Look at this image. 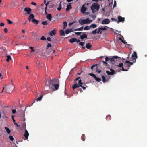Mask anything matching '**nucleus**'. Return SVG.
<instances>
[{"label":"nucleus","mask_w":147,"mask_h":147,"mask_svg":"<svg viewBox=\"0 0 147 147\" xmlns=\"http://www.w3.org/2000/svg\"><path fill=\"white\" fill-rule=\"evenodd\" d=\"M56 80L53 79L50 80L48 82L49 84V90L50 92H53L57 90L59 87V84H55V81Z\"/></svg>","instance_id":"f257e3e1"},{"label":"nucleus","mask_w":147,"mask_h":147,"mask_svg":"<svg viewBox=\"0 0 147 147\" xmlns=\"http://www.w3.org/2000/svg\"><path fill=\"white\" fill-rule=\"evenodd\" d=\"M75 83L72 86V88L74 90L76 88H78L80 86H82V85L83 84V83L82 82V80L80 79V77H78L75 80Z\"/></svg>","instance_id":"f03ea898"},{"label":"nucleus","mask_w":147,"mask_h":147,"mask_svg":"<svg viewBox=\"0 0 147 147\" xmlns=\"http://www.w3.org/2000/svg\"><path fill=\"white\" fill-rule=\"evenodd\" d=\"M120 59V58L119 57L117 56H115L113 57L112 58H109L108 57H106L105 59V60L106 61H109L110 62H111L113 64H115V63H116L115 61H117V59Z\"/></svg>","instance_id":"7ed1b4c3"},{"label":"nucleus","mask_w":147,"mask_h":147,"mask_svg":"<svg viewBox=\"0 0 147 147\" xmlns=\"http://www.w3.org/2000/svg\"><path fill=\"white\" fill-rule=\"evenodd\" d=\"M106 27H107V26H106L105 27L102 28V27H99L98 28L97 32V29H96L92 31V34L94 35L96 34V33L101 34L102 33V32L103 31L106 30L107 29L106 28Z\"/></svg>","instance_id":"20e7f679"},{"label":"nucleus","mask_w":147,"mask_h":147,"mask_svg":"<svg viewBox=\"0 0 147 147\" xmlns=\"http://www.w3.org/2000/svg\"><path fill=\"white\" fill-rule=\"evenodd\" d=\"M34 16L33 14H30L29 16L28 20L29 22L32 21L33 23L37 24L39 21L34 18Z\"/></svg>","instance_id":"39448f33"},{"label":"nucleus","mask_w":147,"mask_h":147,"mask_svg":"<svg viewBox=\"0 0 147 147\" xmlns=\"http://www.w3.org/2000/svg\"><path fill=\"white\" fill-rule=\"evenodd\" d=\"M99 6L98 4L95 3L92 4L91 7V9L93 13L94 12V9H96L97 11H98L99 9Z\"/></svg>","instance_id":"423d86ee"},{"label":"nucleus","mask_w":147,"mask_h":147,"mask_svg":"<svg viewBox=\"0 0 147 147\" xmlns=\"http://www.w3.org/2000/svg\"><path fill=\"white\" fill-rule=\"evenodd\" d=\"M134 62H131L128 61H126L124 63V67L125 68L128 67V69L129 68V67L133 64Z\"/></svg>","instance_id":"0eeeda50"},{"label":"nucleus","mask_w":147,"mask_h":147,"mask_svg":"<svg viewBox=\"0 0 147 147\" xmlns=\"http://www.w3.org/2000/svg\"><path fill=\"white\" fill-rule=\"evenodd\" d=\"M118 23L121 22H123L125 21V18L124 17H122L121 16H119L118 17Z\"/></svg>","instance_id":"6e6552de"},{"label":"nucleus","mask_w":147,"mask_h":147,"mask_svg":"<svg viewBox=\"0 0 147 147\" xmlns=\"http://www.w3.org/2000/svg\"><path fill=\"white\" fill-rule=\"evenodd\" d=\"M110 20L109 19L106 18L102 21V24H108L110 23Z\"/></svg>","instance_id":"1a4fd4ad"},{"label":"nucleus","mask_w":147,"mask_h":147,"mask_svg":"<svg viewBox=\"0 0 147 147\" xmlns=\"http://www.w3.org/2000/svg\"><path fill=\"white\" fill-rule=\"evenodd\" d=\"M110 71H106V73L108 75H113L115 74V71L113 69H111Z\"/></svg>","instance_id":"9d476101"},{"label":"nucleus","mask_w":147,"mask_h":147,"mask_svg":"<svg viewBox=\"0 0 147 147\" xmlns=\"http://www.w3.org/2000/svg\"><path fill=\"white\" fill-rule=\"evenodd\" d=\"M87 8L86 7H85V4H84L82 5L81 9V12L83 13H85V11L87 9Z\"/></svg>","instance_id":"9b49d317"},{"label":"nucleus","mask_w":147,"mask_h":147,"mask_svg":"<svg viewBox=\"0 0 147 147\" xmlns=\"http://www.w3.org/2000/svg\"><path fill=\"white\" fill-rule=\"evenodd\" d=\"M31 9L30 8H25L24 11L27 13V14H30L31 12Z\"/></svg>","instance_id":"f8f14e48"},{"label":"nucleus","mask_w":147,"mask_h":147,"mask_svg":"<svg viewBox=\"0 0 147 147\" xmlns=\"http://www.w3.org/2000/svg\"><path fill=\"white\" fill-rule=\"evenodd\" d=\"M132 57H134V61H133V62L134 63L136 61V59H137L138 57L137 55L136 52H134L133 53L132 55Z\"/></svg>","instance_id":"ddd939ff"},{"label":"nucleus","mask_w":147,"mask_h":147,"mask_svg":"<svg viewBox=\"0 0 147 147\" xmlns=\"http://www.w3.org/2000/svg\"><path fill=\"white\" fill-rule=\"evenodd\" d=\"M29 135V134L28 132L26 130H25V133L24 135L26 139H27L28 138Z\"/></svg>","instance_id":"4468645a"},{"label":"nucleus","mask_w":147,"mask_h":147,"mask_svg":"<svg viewBox=\"0 0 147 147\" xmlns=\"http://www.w3.org/2000/svg\"><path fill=\"white\" fill-rule=\"evenodd\" d=\"M87 35L85 33H84L82 35L80 36V38L82 40H83L84 38H87Z\"/></svg>","instance_id":"2eb2a0df"},{"label":"nucleus","mask_w":147,"mask_h":147,"mask_svg":"<svg viewBox=\"0 0 147 147\" xmlns=\"http://www.w3.org/2000/svg\"><path fill=\"white\" fill-rule=\"evenodd\" d=\"M79 23L81 25L85 24V20L80 19L78 20Z\"/></svg>","instance_id":"dca6fc26"},{"label":"nucleus","mask_w":147,"mask_h":147,"mask_svg":"<svg viewBox=\"0 0 147 147\" xmlns=\"http://www.w3.org/2000/svg\"><path fill=\"white\" fill-rule=\"evenodd\" d=\"M98 64H95L94 65H92L91 67V69L93 70V69L96 70V69L98 67Z\"/></svg>","instance_id":"f3484780"},{"label":"nucleus","mask_w":147,"mask_h":147,"mask_svg":"<svg viewBox=\"0 0 147 147\" xmlns=\"http://www.w3.org/2000/svg\"><path fill=\"white\" fill-rule=\"evenodd\" d=\"M56 33V31L55 30H53L51 31L50 32V35L51 36L55 35Z\"/></svg>","instance_id":"a211bd4d"},{"label":"nucleus","mask_w":147,"mask_h":147,"mask_svg":"<svg viewBox=\"0 0 147 147\" xmlns=\"http://www.w3.org/2000/svg\"><path fill=\"white\" fill-rule=\"evenodd\" d=\"M47 18L48 19L49 21H51L52 20V15L51 14H48L46 16Z\"/></svg>","instance_id":"6ab92c4d"},{"label":"nucleus","mask_w":147,"mask_h":147,"mask_svg":"<svg viewBox=\"0 0 147 147\" xmlns=\"http://www.w3.org/2000/svg\"><path fill=\"white\" fill-rule=\"evenodd\" d=\"M72 31L73 30L72 29H67L66 30L65 33L66 34H68L70 32H72Z\"/></svg>","instance_id":"aec40b11"},{"label":"nucleus","mask_w":147,"mask_h":147,"mask_svg":"<svg viewBox=\"0 0 147 147\" xmlns=\"http://www.w3.org/2000/svg\"><path fill=\"white\" fill-rule=\"evenodd\" d=\"M85 24H88L90 23L92 21L89 19V18H87L85 20Z\"/></svg>","instance_id":"412c9836"},{"label":"nucleus","mask_w":147,"mask_h":147,"mask_svg":"<svg viewBox=\"0 0 147 147\" xmlns=\"http://www.w3.org/2000/svg\"><path fill=\"white\" fill-rule=\"evenodd\" d=\"M72 8L71 5H70V4L69 5H67V8L66 9V10L67 11H68L70 10Z\"/></svg>","instance_id":"4be33fe9"},{"label":"nucleus","mask_w":147,"mask_h":147,"mask_svg":"<svg viewBox=\"0 0 147 147\" xmlns=\"http://www.w3.org/2000/svg\"><path fill=\"white\" fill-rule=\"evenodd\" d=\"M92 45L89 43H87L86 45V47L88 49H90L92 47Z\"/></svg>","instance_id":"5701e85b"},{"label":"nucleus","mask_w":147,"mask_h":147,"mask_svg":"<svg viewBox=\"0 0 147 147\" xmlns=\"http://www.w3.org/2000/svg\"><path fill=\"white\" fill-rule=\"evenodd\" d=\"M60 34L61 36H65V34L64 31L62 30H61L60 31Z\"/></svg>","instance_id":"b1692460"},{"label":"nucleus","mask_w":147,"mask_h":147,"mask_svg":"<svg viewBox=\"0 0 147 147\" xmlns=\"http://www.w3.org/2000/svg\"><path fill=\"white\" fill-rule=\"evenodd\" d=\"M77 39L75 38H73L69 40V41L71 43H73L75 42L76 41Z\"/></svg>","instance_id":"393cba45"},{"label":"nucleus","mask_w":147,"mask_h":147,"mask_svg":"<svg viewBox=\"0 0 147 147\" xmlns=\"http://www.w3.org/2000/svg\"><path fill=\"white\" fill-rule=\"evenodd\" d=\"M5 129L6 130V131L7 132V133L8 134H9L11 133V130L7 127H5Z\"/></svg>","instance_id":"a878e982"},{"label":"nucleus","mask_w":147,"mask_h":147,"mask_svg":"<svg viewBox=\"0 0 147 147\" xmlns=\"http://www.w3.org/2000/svg\"><path fill=\"white\" fill-rule=\"evenodd\" d=\"M83 27L82 26L80 28L75 29L74 30L75 31H82L83 30Z\"/></svg>","instance_id":"bb28decb"},{"label":"nucleus","mask_w":147,"mask_h":147,"mask_svg":"<svg viewBox=\"0 0 147 147\" xmlns=\"http://www.w3.org/2000/svg\"><path fill=\"white\" fill-rule=\"evenodd\" d=\"M90 28L92 27L93 28H95L97 27V26L96 24H92L91 25H90Z\"/></svg>","instance_id":"cd10ccee"},{"label":"nucleus","mask_w":147,"mask_h":147,"mask_svg":"<svg viewBox=\"0 0 147 147\" xmlns=\"http://www.w3.org/2000/svg\"><path fill=\"white\" fill-rule=\"evenodd\" d=\"M67 22L66 21H65L63 22V29H64L67 26Z\"/></svg>","instance_id":"c85d7f7f"},{"label":"nucleus","mask_w":147,"mask_h":147,"mask_svg":"<svg viewBox=\"0 0 147 147\" xmlns=\"http://www.w3.org/2000/svg\"><path fill=\"white\" fill-rule=\"evenodd\" d=\"M94 78L98 82H99L101 81V78H99L97 77H96V76L95 77H94Z\"/></svg>","instance_id":"c756f323"},{"label":"nucleus","mask_w":147,"mask_h":147,"mask_svg":"<svg viewBox=\"0 0 147 147\" xmlns=\"http://www.w3.org/2000/svg\"><path fill=\"white\" fill-rule=\"evenodd\" d=\"M61 2H60L59 4V7L57 9L59 11H60L62 8V6L61 5Z\"/></svg>","instance_id":"7c9ffc66"},{"label":"nucleus","mask_w":147,"mask_h":147,"mask_svg":"<svg viewBox=\"0 0 147 147\" xmlns=\"http://www.w3.org/2000/svg\"><path fill=\"white\" fill-rule=\"evenodd\" d=\"M106 118L107 120H109L111 119V117L109 115H108L107 116Z\"/></svg>","instance_id":"2f4dec72"},{"label":"nucleus","mask_w":147,"mask_h":147,"mask_svg":"<svg viewBox=\"0 0 147 147\" xmlns=\"http://www.w3.org/2000/svg\"><path fill=\"white\" fill-rule=\"evenodd\" d=\"M7 59L6 60L7 62H9V60H11V58L10 55L7 56Z\"/></svg>","instance_id":"473e14b6"},{"label":"nucleus","mask_w":147,"mask_h":147,"mask_svg":"<svg viewBox=\"0 0 147 147\" xmlns=\"http://www.w3.org/2000/svg\"><path fill=\"white\" fill-rule=\"evenodd\" d=\"M90 29V26H86L84 28V30H88Z\"/></svg>","instance_id":"72a5a7b5"},{"label":"nucleus","mask_w":147,"mask_h":147,"mask_svg":"<svg viewBox=\"0 0 147 147\" xmlns=\"http://www.w3.org/2000/svg\"><path fill=\"white\" fill-rule=\"evenodd\" d=\"M43 98V95H41L40 97H38L36 100H37V101H40L41 100H42V98Z\"/></svg>","instance_id":"f704fd0d"},{"label":"nucleus","mask_w":147,"mask_h":147,"mask_svg":"<svg viewBox=\"0 0 147 147\" xmlns=\"http://www.w3.org/2000/svg\"><path fill=\"white\" fill-rule=\"evenodd\" d=\"M81 139L83 141L85 140V136L84 134H83L81 136Z\"/></svg>","instance_id":"c9c22d12"},{"label":"nucleus","mask_w":147,"mask_h":147,"mask_svg":"<svg viewBox=\"0 0 147 147\" xmlns=\"http://www.w3.org/2000/svg\"><path fill=\"white\" fill-rule=\"evenodd\" d=\"M101 77L102 79L103 82L104 83H105L106 82V78L104 76H102Z\"/></svg>","instance_id":"e433bc0d"},{"label":"nucleus","mask_w":147,"mask_h":147,"mask_svg":"<svg viewBox=\"0 0 147 147\" xmlns=\"http://www.w3.org/2000/svg\"><path fill=\"white\" fill-rule=\"evenodd\" d=\"M42 24L44 25H46L49 24L46 21L43 22L42 23Z\"/></svg>","instance_id":"4c0bfd02"},{"label":"nucleus","mask_w":147,"mask_h":147,"mask_svg":"<svg viewBox=\"0 0 147 147\" xmlns=\"http://www.w3.org/2000/svg\"><path fill=\"white\" fill-rule=\"evenodd\" d=\"M79 44L81 45L82 47H83L85 45V42H80Z\"/></svg>","instance_id":"58836bf2"},{"label":"nucleus","mask_w":147,"mask_h":147,"mask_svg":"<svg viewBox=\"0 0 147 147\" xmlns=\"http://www.w3.org/2000/svg\"><path fill=\"white\" fill-rule=\"evenodd\" d=\"M123 63H119L118 65H117V67H123Z\"/></svg>","instance_id":"ea45409f"},{"label":"nucleus","mask_w":147,"mask_h":147,"mask_svg":"<svg viewBox=\"0 0 147 147\" xmlns=\"http://www.w3.org/2000/svg\"><path fill=\"white\" fill-rule=\"evenodd\" d=\"M9 138L12 141H13L14 139L13 137L12 136H10L9 137Z\"/></svg>","instance_id":"a19ab883"},{"label":"nucleus","mask_w":147,"mask_h":147,"mask_svg":"<svg viewBox=\"0 0 147 147\" xmlns=\"http://www.w3.org/2000/svg\"><path fill=\"white\" fill-rule=\"evenodd\" d=\"M95 71L98 73H100L101 72V70H99L98 67H97V68L96 69Z\"/></svg>","instance_id":"79ce46f5"},{"label":"nucleus","mask_w":147,"mask_h":147,"mask_svg":"<svg viewBox=\"0 0 147 147\" xmlns=\"http://www.w3.org/2000/svg\"><path fill=\"white\" fill-rule=\"evenodd\" d=\"M40 40H46V39L44 36H42Z\"/></svg>","instance_id":"37998d69"},{"label":"nucleus","mask_w":147,"mask_h":147,"mask_svg":"<svg viewBox=\"0 0 147 147\" xmlns=\"http://www.w3.org/2000/svg\"><path fill=\"white\" fill-rule=\"evenodd\" d=\"M29 47V48L30 49H31V52H35L34 50V49H33V47Z\"/></svg>","instance_id":"c03bdc74"},{"label":"nucleus","mask_w":147,"mask_h":147,"mask_svg":"<svg viewBox=\"0 0 147 147\" xmlns=\"http://www.w3.org/2000/svg\"><path fill=\"white\" fill-rule=\"evenodd\" d=\"M76 22V21H74L73 22H71V23H69V26H70L72 24H73L74 23H75Z\"/></svg>","instance_id":"a18cd8bd"},{"label":"nucleus","mask_w":147,"mask_h":147,"mask_svg":"<svg viewBox=\"0 0 147 147\" xmlns=\"http://www.w3.org/2000/svg\"><path fill=\"white\" fill-rule=\"evenodd\" d=\"M89 75L93 76L94 78V77H96V75L93 74H89Z\"/></svg>","instance_id":"49530a36"},{"label":"nucleus","mask_w":147,"mask_h":147,"mask_svg":"<svg viewBox=\"0 0 147 147\" xmlns=\"http://www.w3.org/2000/svg\"><path fill=\"white\" fill-rule=\"evenodd\" d=\"M111 20L113 21H115L117 22V20L116 19H115V18H111Z\"/></svg>","instance_id":"de8ad7c7"},{"label":"nucleus","mask_w":147,"mask_h":147,"mask_svg":"<svg viewBox=\"0 0 147 147\" xmlns=\"http://www.w3.org/2000/svg\"><path fill=\"white\" fill-rule=\"evenodd\" d=\"M82 33V32H76L75 33V34H76L77 35H80Z\"/></svg>","instance_id":"09e8293b"},{"label":"nucleus","mask_w":147,"mask_h":147,"mask_svg":"<svg viewBox=\"0 0 147 147\" xmlns=\"http://www.w3.org/2000/svg\"><path fill=\"white\" fill-rule=\"evenodd\" d=\"M51 47V43H48L47 45V47L46 49H47L48 48Z\"/></svg>","instance_id":"8fccbe9b"},{"label":"nucleus","mask_w":147,"mask_h":147,"mask_svg":"<svg viewBox=\"0 0 147 147\" xmlns=\"http://www.w3.org/2000/svg\"><path fill=\"white\" fill-rule=\"evenodd\" d=\"M121 71H127L128 70V69H125L123 67H122V69H121Z\"/></svg>","instance_id":"3c124183"},{"label":"nucleus","mask_w":147,"mask_h":147,"mask_svg":"<svg viewBox=\"0 0 147 147\" xmlns=\"http://www.w3.org/2000/svg\"><path fill=\"white\" fill-rule=\"evenodd\" d=\"M31 4L32 5H35V6H36V4L35 3V2H32Z\"/></svg>","instance_id":"603ef678"},{"label":"nucleus","mask_w":147,"mask_h":147,"mask_svg":"<svg viewBox=\"0 0 147 147\" xmlns=\"http://www.w3.org/2000/svg\"><path fill=\"white\" fill-rule=\"evenodd\" d=\"M7 21H8V23L9 24H11L12 23V22L9 20H7Z\"/></svg>","instance_id":"864d4df0"},{"label":"nucleus","mask_w":147,"mask_h":147,"mask_svg":"<svg viewBox=\"0 0 147 147\" xmlns=\"http://www.w3.org/2000/svg\"><path fill=\"white\" fill-rule=\"evenodd\" d=\"M4 31L5 33H7V28H5L4 29Z\"/></svg>","instance_id":"5fc2aeb1"},{"label":"nucleus","mask_w":147,"mask_h":147,"mask_svg":"<svg viewBox=\"0 0 147 147\" xmlns=\"http://www.w3.org/2000/svg\"><path fill=\"white\" fill-rule=\"evenodd\" d=\"M47 40L48 41H51V38H50V37H47Z\"/></svg>","instance_id":"6e6d98bb"},{"label":"nucleus","mask_w":147,"mask_h":147,"mask_svg":"<svg viewBox=\"0 0 147 147\" xmlns=\"http://www.w3.org/2000/svg\"><path fill=\"white\" fill-rule=\"evenodd\" d=\"M12 113L13 114L15 113L16 112V110L15 109H13L12 110Z\"/></svg>","instance_id":"4d7b16f0"},{"label":"nucleus","mask_w":147,"mask_h":147,"mask_svg":"<svg viewBox=\"0 0 147 147\" xmlns=\"http://www.w3.org/2000/svg\"><path fill=\"white\" fill-rule=\"evenodd\" d=\"M4 23H3L2 22L0 23V26H4Z\"/></svg>","instance_id":"13d9d810"},{"label":"nucleus","mask_w":147,"mask_h":147,"mask_svg":"<svg viewBox=\"0 0 147 147\" xmlns=\"http://www.w3.org/2000/svg\"><path fill=\"white\" fill-rule=\"evenodd\" d=\"M81 87L82 88H83V89L84 90H85L86 88L85 87L82 86H82H81Z\"/></svg>","instance_id":"bf43d9fd"},{"label":"nucleus","mask_w":147,"mask_h":147,"mask_svg":"<svg viewBox=\"0 0 147 147\" xmlns=\"http://www.w3.org/2000/svg\"><path fill=\"white\" fill-rule=\"evenodd\" d=\"M107 61H102V62H103L104 64H106V65H107Z\"/></svg>","instance_id":"052dcab7"},{"label":"nucleus","mask_w":147,"mask_h":147,"mask_svg":"<svg viewBox=\"0 0 147 147\" xmlns=\"http://www.w3.org/2000/svg\"><path fill=\"white\" fill-rule=\"evenodd\" d=\"M122 42L124 44H125L127 43V42H126L125 41H124L123 40H122Z\"/></svg>","instance_id":"680f3d73"},{"label":"nucleus","mask_w":147,"mask_h":147,"mask_svg":"<svg viewBox=\"0 0 147 147\" xmlns=\"http://www.w3.org/2000/svg\"><path fill=\"white\" fill-rule=\"evenodd\" d=\"M49 4V2L48 1L47 3H45V5L47 7V6Z\"/></svg>","instance_id":"e2e57ef3"},{"label":"nucleus","mask_w":147,"mask_h":147,"mask_svg":"<svg viewBox=\"0 0 147 147\" xmlns=\"http://www.w3.org/2000/svg\"><path fill=\"white\" fill-rule=\"evenodd\" d=\"M14 124L15 125H16L17 127H19L20 126L19 125H18L17 123H15Z\"/></svg>","instance_id":"0e129e2a"},{"label":"nucleus","mask_w":147,"mask_h":147,"mask_svg":"<svg viewBox=\"0 0 147 147\" xmlns=\"http://www.w3.org/2000/svg\"><path fill=\"white\" fill-rule=\"evenodd\" d=\"M116 5V2L115 1L114 3V5H113V7H115V6Z\"/></svg>","instance_id":"69168bd1"},{"label":"nucleus","mask_w":147,"mask_h":147,"mask_svg":"<svg viewBox=\"0 0 147 147\" xmlns=\"http://www.w3.org/2000/svg\"><path fill=\"white\" fill-rule=\"evenodd\" d=\"M22 32L24 33H25V30H23L22 31Z\"/></svg>","instance_id":"338daca9"},{"label":"nucleus","mask_w":147,"mask_h":147,"mask_svg":"<svg viewBox=\"0 0 147 147\" xmlns=\"http://www.w3.org/2000/svg\"><path fill=\"white\" fill-rule=\"evenodd\" d=\"M76 42L77 43H78L80 42V40L79 39L78 40L77 39V40L76 41Z\"/></svg>","instance_id":"774afa93"}]
</instances>
